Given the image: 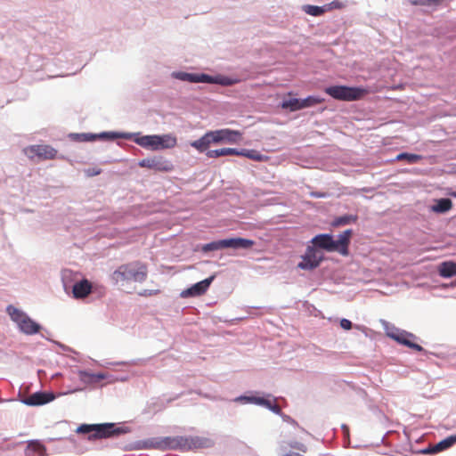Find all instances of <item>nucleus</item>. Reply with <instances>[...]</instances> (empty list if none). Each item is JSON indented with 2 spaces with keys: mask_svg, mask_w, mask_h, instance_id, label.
<instances>
[{
  "mask_svg": "<svg viewBox=\"0 0 456 456\" xmlns=\"http://www.w3.org/2000/svg\"><path fill=\"white\" fill-rule=\"evenodd\" d=\"M25 153L29 159L37 157L38 159H53L57 155V151L50 145H32L25 149Z\"/></svg>",
  "mask_w": 456,
  "mask_h": 456,
  "instance_id": "11",
  "label": "nucleus"
},
{
  "mask_svg": "<svg viewBox=\"0 0 456 456\" xmlns=\"http://www.w3.org/2000/svg\"><path fill=\"white\" fill-rule=\"evenodd\" d=\"M213 444L212 441L200 436H174L165 437L160 442V446L164 449H201L208 448Z\"/></svg>",
  "mask_w": 456,
  "mask_h": 456,
  "instance_id": "6",
  "label": "nucleus"
},
{
  "mask_svg": "<svg viewBox=\"0 0 456 456\" xmlns=\"http://www.w3.org/2000/svg\"><path fill=\"white\" fill-rule=\"evenodd\" d=\"M134 142L142 148L151 151L166 150L175 148L177 144V139L175 135L166 134L162 135H137Z\"/></svg>",
  "mask_w": 456,
  "mask_h": 456,
  "instance_id": "7",
  "label": "nucleus"
},
{
  "mask_svg": "<svg viewBox=\"0 0 456 456\" xmlns=\"http://www.w3.org/2000/svg\"><path fill=\"white\" fill-rule=\"evenodd\" d=\"M303 10L305 13L312 16H320L326 12L325 7L323 6H316L306 4L303 6Z\"/></svg>",
  "mask_w": 456,
  "mask_h": 456,
  "instance_id": "25",
  "label": "nucleus"
},
{
  "mask_svg": "<svg viewBox=\"0 0 456 456\" xmlns=\"http://www.w3.org/2000/svg\"><path fill=\"white\" fill-rule=\"evenodd\" d=\"M454 197H456V192L453 194Z\"/></svg>",
  "mask_w": 456,
  "mask_h": 456,
  "instance_id": "39",
  "label": "nucleus"
},
{
  "mask_svg": "<svg viewBox=\"0 0 456 456\" xmlns=\"http://www.w3.org/2000/svg\"><path fill=\"white\" fill-rule=\"evenodd\" d=\"M444 450H445V448H444L443 444L441 442H439L438 444L434 445L431 449L428 450L427 452H441V451H444Z\"/></svg>",
  "mask_w": 456,
  "mask_h": 456,
  "instance_id": "34",
  "label": "nucleus"
},
{
  "mask_svg": "<svg viewBox=\"0 0 456 456\" xmlns=\"http://www.w3.org/2000/svg\"><path fill=\"white\" fill-rule=\"evenodd\" d=\"M215 279V275H212L182 292L183 297H196L201 296L206 293L210 284Z\"/></svg>",
  "mask_w": 456,
  "mask_h": 456,
  "instance_id": "12",
  "label": "nucleus"
},
{
  "mask_svg": "<svg viewBox=\"0 0 456 456\" xmlns=\"http://www.w3.org/2000/svg\"><path fill=\"white\" fill-rule=\"evenodd\" d=\"M422 159L421 155L412 153H400L396 156V160H406L410 164L417 163Z\"/></svg>",
  "mask_w": 456,
  "mask_h": 456,
  "instance_id": "26",
  "label": "nucleus"
},
{
  "mask_svg": "<svg viewBox=\"0 0 456 456\" xmlns=\"http://www.w3.org/2000/svg\"><path fill=\"white\" fill-rule=\"evenodd\" d=\"M241 139V133L228 128L208 131L200 139L191 142L190 144L200 152H205L211 144L223 142L236 143Z\"/></svg>",
  "mask_w": 456,
  "mask_h": 456,
  "instance_id": "3",
  "label": "nucleus"
},
{
  "mask_svg": "<svg viewBox=\"0 0 456 456\" xmlns=\"http://www.w3.org/2000/svg\"><path fill=\"white\" fill-rule=\"evenodd\" d=\"M237 156H244L255 161H265L268 159L267 156L262 155L255 150H238Z\"/></svg>",
  "mask_w": 456,
  "mask_h": 456,
  "instance_id": "24",
  "label": "nucleus"
},
{
  "mask_svg": "<svg viewBox=\"0 0 456 456\" xmlns=\"http://www.w3.org/2000/svg\"><path fill=\"white\" fill-rule=\"evenodd\" d=\"M107 375L102 372L94 373L86 370L78 371V378L80 381L86 385L99 383L102 380L105 379Z\"/></svg>",
  "mask_w": 456,
  "mask_h": 456,
  "instance_id": "17",
  "label": "nucleus"
},
{
  "mask_svg": "<svg viewBox=\"0 0 456 456\" xmlns=\"http://www.w3.org/2000/svg\"><path fill=\"white\" fill-rule=\"evenodd\" d=\"M223 248H250L255 245V241L244 238H230L222 240Z\"/></svg>",
  "mask_w": 456,
  "mask_h": 456,
  "instance_id": "16",
  "label": "nucleus"
},
{
  "mask_svg": "<svg viewBox=\"0 0 456 456\" xmlns=\"http://www.w3.org/2000/svg\"><path fill=\"white\" fill-rule=\"evenodd\" d=\"M452 208V202L450 199L443 198L436 200V204L431 207L435 213H446Z\"/></svg>",
  "mask_w": 456,
  "mask_h": 456,
  "instance_id": "22",
  "label": "nucleus"
},
{
  "mask_svg": "<svg viewBox=\"0 0 456 456\" xmlns=\"http://www.w3.org/2000/svg\"><path fill=\"white\" fill-rule=\"evenodd\" d=\"M441 443L443 444L444 448L447 449L456 443V436H449L442 440Z\"/></svg>",
  "mask_w": 456,
  "mask_h": 456,
  "instance_id": "33",
  "label": "nucleus"
},
{
  "mask_svg": "<svg viewBox=\"0 0 456 456\" xmlns=\"http://www.w3.org/2000/svg\"><path fill=\"white\" fill-rule=\"evenodd\" d=\"M357 220V216L346 215L343 216H339L333 222L334 226H340L345 224H349L351 223H354Z\"/></svg>",
  "mask_w": 456,
  "mask_h": 456,
  "instance_id": "27",
  "label": "nucleus"
},
{
  "mask_svg": "<svg viewBox=\"0 0 456 456\" xmlns=\"http://www.w3.org/2000/svg\"><path fill=\"white\" fill-rule=\"evenodd\" d=\"M283 419L289 422V426L284 427L281 431L282 436L287 440L280 445V456H304L308 450L306 444L300 441H292L290 438L294 435L305 433V429L289 416Z\"/></svg>",
  "mask_w": 456,
  "mask_h": 456,
  "instance_id": "2",
  "label": "nucleus"
},
{
  "mask_svg": "<svg viewBox=\"0 0 456 456\" xmlns=\"http://www.w3.org/2000/svg\"><path fill=\"white\" fill-rule=\"evenodd\" d=\"M439 274L444 278L456 275V263L452 261L443 262L439 266Z\"/></svg>",
  "mask_w": 456,
  "mask_h": 456,
  "instance_id": "21",
  "label": "nucleus"
},
{
  "mask_svg": "<svg viewBox=\"0 0 456 456\" xmlns=\"http://www.w3.org/2000/svg\"><path fill=\"white\" fill-rule=\"evenodd\" d=\"M238 150L233 148H222L217 150L206 151V155L208 158L216 159L223 156H237Z\"/></svg>",
  "mask_w": 456,
  "mask_h": 456,
  "instance_id": "20",
  "label": "nucleus"
},
{
  "mask_svg": "<svg viewBox=\"0 0 456 456\" xmlns=\"http://www.w3.org/2000/svg\"><path fill=\"white\" fill-rule=\"evenodd\" d=\"M12 321H13L19 327L21 332L27 335H33L39 331L40 325L31 320L24 312L9 305L6 309Z\"/></svg>",
  "mask_w": 456,
  "mask_h": 456,
  "instance_id": "9",
  "label": "nucleus"
},
{
  "mask_svg": "<svg viewBox=\"0 0 456 456\" xmlns=\"http://www.w3.org/2000/svg\"><path fill=\"white\" fill-rule=\"evenodd\" d=\"M340 326L344 330H350L352 328V322L349 320H347V319H342L340 321Z\"/></svg>",
  "mask_w": 456,
  "mask_h": 456,
  "instance_id": "35",
  "label": "nucleus"
},
{
  "mask_svg": "<svg viewBox=\"0 0 456 456\" xmlns=\"http://www.w3.org/2000/svg\"><path fill=\"white\" fill-rule=\"evenodd\" d=\"M160 293V289H142L141 290L138 295L144 297H149L152 296L159 295Z\"/></svg>",
  "mask_w": 456,
  "mask_h": 456,
  "instance_id": "32",
  "label": "nucleus"
},
{
  "mask_svg": "<svg viewBox=\"0 0 456 456\" xmlns=\"http://www.w3.org/2000/svg\"><path fill=\"white\" fill-rule=\"evenodd\" d=\"M353 234V231L348 229L344 231L338 236V240H333V236L328 233L318 234L314 236L308 246L302 261L298 263L297 267L303 270H313L319 266L323 260V254L318 249H324L328 252H338L342 256H348V246Z\"/></svg>",
  "mask_w": 456,
  "mask_h": 456,
  "instance_id": "1",
  "label": "nucleus"
},
{
  "mask_svg": "<svg viewBox=\"0 0 456 456\" xmlns=\"http://www.w3.org/2000/svg\"><path fill=\"white\" fill-rule=\"evenodd\" d=\"M281 106L284 109H289L291 111L302 110L301 100L299 99H289L288 101H284Z\"/></svg>",
  "mask_w": 456,
  "mask_h": 456,
  "instance_id": "28",
  "label": "nucleus"
},
{
  "mask_svg": "<svg viewBox=\"0 0 456 456\" xmlns=\"http://www.w3.org/2000/svg\"><path fill=\"white\" fill-rule=\"evenodd\" d=\"M174 77L180 80H183V81H189V82H193V83L212 82L211 77H209L208 75H206V74L196 75V74H190V73H186V72H178V73H175Z\"/></svg>",
  "mask_w": 456,
  "mask_h": 456,
  "instance_id": "18",
  "label": "nucleus"
},
{
  "mask_svg": "<svg viewBox=\"0 0 456 456\" xmlns=\"http://www.w3.org/2000/svg\"><path fill=\"white\" fill-rule=\"evenodd\" d=\"M81 136L83 137L84 141H94L97 135L83 134Z\"/></svg>",
  "mask_w": 456,
  "mask_h": 456,
  "instance_id": "37",
  "label": "nucleus"
},
{
  "mask_svg": "<svg viewBox=\"0 0 456 456\" xmlns=\"http://www.w3.org/2000/svg\"><path fill=\"white\" fill-rule=\"evenodd\" d=\"M128 432L127 427H118L115 423L81 424L76 429L77 434H88V440L114 437Z\"/></svg>",
  "mask_w": 456,
  "mask_h": 456,
  "instance_id": "5",
  "label": "nucleus"
},
{
  "mask_svg": "<svg viewBox=\"0 0 456 456\" xmlns=\"http://www.w3.org/2000/svg\"><path fill=\"white\" fill-rule=\"evenodd\" d=\"M53 399V394L37 392L23 399L22 403L29 406H39L50 403Z\"/></svg>",
  "mask_w": 456,
  "mask_h": 456,
  "instance_id": "13",
  "label": "nucleus"
},
{
  "mask_svg": "<svg viewBox=\"0 0 456 456\" xmlns=\"http://www.w3.org/2000/svg\"><path fill=\"white\" fill-rule=\"evenodd\" d=\"M139 167L152 169L157 172H171L174 170L172 162L162 156L143 159L139 161Z\"/></svg>",
  "mask_w": 456,
  "mask_h": 456,
  "instance_id": "10",
  "label": "nucleus"
},
{
  "mask_svg": "<svg viewBox=\"0 0 456 456\" xmlns=\"http://www.w3.org/2000/svg\"><path fill=\"white\" fill-rule=\"evenodd\" d=\"M322 102V99H319L314 96H309L304 100H301V107L302 109L311 107L316 104H319Z\"/></svg>",
  "mask_w": 456,
  "mask_h": 456,
  "instance_id": "30",
  "label": "nucleus"
},
{
  "mask_svg": "<svg viewBox=\"0 0 456 456\" xmlns=\"http://www.w3.org/2000/svg\"><path fill=\"white\" fill-rule=\"evenodd\" d=\"M148 277V266L141 261H133L119 265L111 274L116 284L124 285L131 281L142 283Z\"/></svg>",
  "mask_w": 456,
  "mask_h": 456,
  "instance_id": "4",
  "label": "nucleus"
},
{
  "mask_svg": "<svg viewBox=\"0 0 456 456\" xmlns=\"http://www.w3.org/2000/svg\"><path fill=\"white\" fill-rule=\"evenodd\" d=\"M99 137H108V138H112L113 139V138H116L117 135L115 134H107V133H102V134H101L99 135Z\"/></svg>",
  "mask_w": 456,
  "mask_h": 456,
  "instance_id": "38",
  "label": "nucleus"
},
{
  "mask_svg": "<svg viewBox=\"0 0 456 456\" xmlns=\"http://www.w3.org/2000/svg\"><path fill=\"white\" fill-rule=\"evenodd\" d=\"M45 447L37 441L30 442L25 450L26 456H45Z\"/></svg>",
  "mask_w": 456,
  "mask_h": 456,
  "instance_id": "19",
  "label": "nucleus"
},
{
  "mask_svg": "<svg viewBox=\"0 0 456 456\" xmlns=\"http://www.w3.org/2000/svg\"><path fill=\"white\" fill-rule=\"evenodd\" d=\"M246 400L250 403H255L256 404L265 406V407L269 408L270 410H272L273 411H274L275 413L281 412V408L279 405L273 404L271 403V401L265 399L263 397H255V396L246 397Z\"/></svg>",
  "mask_w": 456,
  "mask_h": 456,
  "instance_id": "23",
  "label": "nucleus"
},
{
  "mask_svg": "<svg viewBox=\"0 0 456 456\" xmlns=\"http://www.w3.org/2000/svg\"><path fill=\"white\" fill-rule=\"evenodd\" d=\"M219 249H223L222 240H216V241H212L210 243L205 244L202 247V250L204 252L215 251V250H219Z\"/></svg>",
  "mask_w": 456,
  "mask_h": 456,
  "instance_id": "29",
  "label": "nucleus"
},
{
  "mask_svg": "<svg viewBox=\"0 0 456 456\" xmlns=\"http://www.w3.org/2000/svg\"><path fill=\"white\" fill-rule=\"evenodd\" d=\"M324 92L332 98L344 102L358 101L368 94L365 88L346 86H329L324 89Z\"/></svg>",
  "mask_w": 456,
  "mask_h": 456,
  "instance_id": "8",
  "label": "nucleus"
},
{
  "mask_svg": "<svg viewBox=\"0 0 456 456\" xmlns=\"http://www.w3.org/2000/svg\"><path fill=\"white\" fill-rule=\"evenodd\" d=\"M344 6V4L338 0H334L327 4H324L326 12L331 11L333 9H342Z\"/></svg>",
  "mask_w": 456,
  "mask_h": 456,
  "instance_id": "31",
  "label": "nucleus"
},
{
  "mask_svg": "<svg viewBox=\"0 0 456 456\" xmlns=\"http://www.w3.org/2000/svg\"><path fill=\"white\" fill-rule=\"evenodd\" d=\"M389 336L400 344L404 345L415 351L421 352L424 350L421 346L412 341L415 337L411 333L401 332L397 334H389Z\"/></svg>",
  "mask_w": 456,
  "mask_h": 456,
  "instance_id": "14",
  "label": "nucleus"
},
{
  "mask_svg": "<svg viewBox=\"0 0 456 456\" xmlns=\"http://www.w3.org/2000/svg\"><path fill=\"white\" fill-rule=\"evenodd\" d=\"M92 283L83 279L80 281L76 282L72 287V294L76 299H83L86 297L92 292Z\"/></svg>",
  "mask_w": 456,
  "mask_h": 456,
  "instance_id": "15",
  "label": "nucleus"
},
{
  "mask_svg": "<svg viewBox=\"0 0 456 456\" xmlns=\"http://www.w3.org/2000/svg\"><path fill=\"white\" fill-rule=\"evenodd\" d=\"M86 173L88 176H94L101 173V169L99 168H89L86 170Z\"/></svg>",
  "mask_w": 456,
  "mask_h": 456,
  "instance_id": "36",
  "label": "nucleus"
}]
</instances>
